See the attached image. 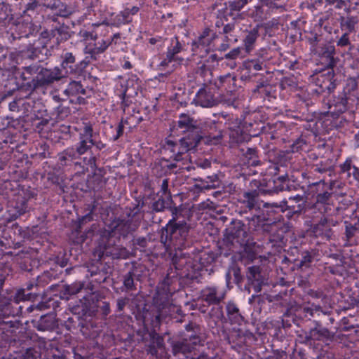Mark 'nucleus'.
I'll return each mask as SVG.
<instances>
[{
  "label": "nucleus",
  "mask_w": 359,
  "mask_h": 359,
  "mask_svg": "<svg viewBox=\"0 0 359 359\" xmlns=\"http://www.w3.org/2000/svg\"><path fill=\"white\" fill-rule=\"evenodd\" d=\"M194 101L203 107H212L216 104V100L210 89L201 88L196 95Z\"/></svg>",
  "instance_id": "nucleus-7"
},
{
  "label": "nucleus",
  "mask_w": 359,
  "mask_h": 359,
  "mask_svg": "<svg viewBox=\"0 0 359 359\" xmlns=\"http://www.w3.org/2000/svg\"><path fill=\"white\" fill-rule=\"evenodd\" d=\"M141 89V81L135 75H131L127 80L126 88L120 97L123 101L126 97H133L137 95L139 90Z\"/></svg>",
  "instance_id": "nucleus-6"
},
{
  "label": "nucleus",
  "mask_w": 359,
  "mask_h": 359,
  "mask_svg": "<svg viewBox=\"0 0 359 359\" xmlns=\"http://www.w3.org/2000/svg\"><path fill=\"white\" fill-rule=\"evenodd\" d=\"M201 136L197 128H193L189 134L180 139L179 143H175L171 140L166 142L168 149L173 154V159L176 161L183 160L182 155L186 154L189 150L194 149L199 143Z\"/></svg>",
  "instance_id": "nucleus-1"
},
{
  "label": "nucleus",
  "mask_w": 359,
  "mask_h": 359,
  "mask_svg": "<svg viewBox=\"0 0 359 359\" xmlns=\"http://www.w3.org/2000/svg\"><path fill=\"white\" fill-rule=\"evenodd\" d=\"M349 43L348 33H344L337 41V46H346Z\"/></svg>",
  "instance_id": "nucleus-30"
},
{
  "label": "nucleus",
  "mask_w": 359,
  "mask_h": 359,
  "mask_svg": "<svg viewBox=\"0 0 359 359\" xmlns=\"http://www.w3.org/2000/svg\"><path fill=\"white\" fill-rule=\"evenodd\" d=\"M39 67L36 66H28L24 68V72L22 73V78L24 81L29 79L30 77L27 75H32L38 72Z\"/></svg>",
  "instance_id": "nucleus-22"
},
{
  "label": "nucleus",
  "mask_w": 359,
  "mask_h": 359,
  "mask_svg": "<svg viewBox=\"0 0 359 359\" xmlns=\"http://www.w3.org/2000/svg\"><path fill=\"white\" fill-rule=\"evenodd\" d=\"M76 157V151L74 148H67L59 154V162L62 166L67 165L68 162L72 161Z\"/></svg>",
  "instance_id": "nucleus-17"
},
{
  "label": "nucleus",
  "mask_w": 359,
  "mask_h": 359,
  "mask_svg": "<svg viewBox=\"0 0 359 359\" xmlns=\"http://www.w3.org/2000/svg\"><path fill=\"white\" fill-rule=\"evenodd\" d=\"M168 191V180L165 179L163 180L161 186V192L163 195H165Z\"/></svg>",
  "instance_id": "nucleus-33"
},
{
  "label": "nucleus",
  "mask_w": 359,
  "mask_h": 359,
  "mask_svg": "<svg viewBox=\"0 0 359 359\" xmlns=\"http://www.w3.org/2000/svg\"><path fill=\"white\" fill-rule=\"evenodd\" d=\"M83 100H84V99L83 97H78V102L79 103H81Z\"/></svg>",
  "instance_id": "nucleus-58"
},
{
  "label": "nucleus",
  "mask_w": 359,
  "mask_h": 359,
  "mask_svg": "<svg viewBox=\"0 0 359 359\" xmlns=\"http://www.w3.org/2000/svg\"><path fill=\"white\" fill-rule=\"evenodd\" d=\"M118 39H120L119 33L114 34L111 37L108 38V39H112V42Z\"/></svg>",
  "instance_id": "nucleus-52"
},
{
  "label": "nucleus",
  "mask_w": 359,
  "mask_h": 359,
  "mask_svg": "<svg viewBox=\"0 0 359 359\" xmlns=\"http://www.w3.org/2000/svg\"><path fill=\"white\" fill-rule=\"evenodd\" d=\"M101 310L104 316H107L110 313V306L108 302H103Z\"/></svg>",
  "instance_id": "nucleus-36"
},
{
  "label": "nucleus",
  "mask_w": 359,
  "mask_h": 359,
  "mask_svg": "<svg viewBox=\"0 0 359 359\" xmlns=\"http://www.w3.org/2000/svg\"><path fill=\"white\" fill-rule=\"evenodd\" d=\"M194 120L189 115L186 114H182L180 116L178 121V127L180 128H184L187 130H191L193 128H195L193 125Z\"/></svg>",
  "instance_id": "nucleus-19"
},
{
  "label": "nucleus",
  "mask_w": 359,
  "mask_h": 359,
  "mask_svg": "<svg viewBox=\"0 0 359 359\" xmlns=\"http://www.w3.org/2000/svg\"><path fill=\"white\" fill-rule=\"evenodd\" d=\"M227 79L230 82V76L229 75H226V76H220L219 79V81H218L219 83H216V85H217V88H221L223 86V83Z\"/></svg>",
  "instance_id": "nucleus-38"
},
{
  "label": "nucleus",
  "mask_w": 359,
  "mask_h": 359,
  "mask_svg": "<svg viewBox=\"0 0 359 359\" xmlns=\"http://www.w3.org/2000/svg\"><path fill=\"white\" fill-rule=\"evenodd\" d=\"M313 233L316 236H321L326 238H330L332 236L331 225L328 222L327 219H322L319 223H318L313 227Z\"/></svg>",
  "instance_id": "nucleus-9"
},
{
  "label": "nucleus",
  "mask_w": 359,
  "mask_h": 359,
  "mask_svg": "<svg viewBox=\"0 0 359 359\" xmlns=\"http://www.w3.org/2000/svg\"><path fill=\"white\" fill-rule=\"evenodd\" d=\"M149 42H150V43H151V44H155V43L157 42V40H156V39H155V38H151V39H149Z\"/></svg>",
  "instance_id": "nucleus-55"
},
{
  "label": "nucleus",
  "mask_w": 359,
  "mask_h": 359,
  "mask_svg": "<svg viewBox=\"0 0 359 359\" xmlns=\"http://www.w3.org/2000/svg\"><path fill=\"white\" fill-rule=\"evenodd\" d=\"M123 285L128 290L134 289V280L130 273H128L125 276Z\"/></svg>",
  "instance_id": "nucleus-27"
},
{
  "label": "nucleus",
  "mask_w": 359,
  "mask_h": 359,
  "mask_svg": "<svg viewBox=\"0 0 359 359\" xmlns=\"http://www.w3.org/2000/svg\"><path fill=\"white\" fill-rule=\"evenodd\" d=\"M6 53H7V51H6V49H4V48H2V47H1V48H0V62H1L3 59L6 58Z\"/></svg>",
  "instance_id": "nucleus-48"
},
{
  "label": "nucleus",
  "mask_w": 359,
  "mask_h": 359,
  "mask_svg": "<svg viewBox=\"0 0 359 359\" xmlns=\"http://www.w3.org/2000/svg\"><path fill=\"white\" fill-rule=\"evenodd\" d=\"M221 135L217 137V138H215V143H217L220 139H221Z\"/></svg>",
  "instance_id": "nucleus-57"
},
{
  "label": "nucleus",
  "mask_w": 359,
  "mask_h": 359,
  "mask_svg": "<svg viewBox=\"0 0 359 359\" xmlns=\"http://www.w3.org/2000/svg\"><path fill=\"white\" fill-rule=\"evenodd\" d=\"M330 194L328 192H324L323 194H318L317 196V201L318 202L325 203L329 198Z\"/></svg>",
  "instance_id": "nucleus-35"
},
{
  "label": "nucleus",
  "mask_w": 359,
  "mask_h": 359,
  "mask_svg": "<svg viewBox=\"0 0 359 359\" xmlns=\"http://www.w3.org/2000/svg\"><path fill=\"white\" fill-rule=\"evenodd\" d=\"M213 39V34L211 33L210 29L206 28L203 30V33L198 36L196 43L198 46L203 48L210 47Z\"/></svg>",
  "instance_id": "nucleus-15"
},
{
  "label": "nucleus",
  "mask_w": 359,
  "mask_h": 359,
  "mask_svg": "<svg viewBox=\"0 0 359 359\" xmlns=\"http://www.w3.org/2000/svg\"><path fill=\"white\" fill-rule=\"evenodd\" d=\"M182 50V46L179 41L177 37H173L171 39L170 46L168 48V50L175 54H179Z\"/></svg>",
  "instance_id": "nucleus-20"
},
{
  "label": "nucleus",
  "mask_w": 359,
  "mask_h": 359,
  "mask_svg": "<svg viewBox=\"0 0 359 359\" xmlns=\"http://www.w3.org/2000/svg\"><path fill=\"white\" fill-rule=\"evenodd\" d=\"M184 59L179 57L177 54H175L170 51L167 50L165 57L161 62L160 66L165 67H168L170 63L173 62L172 67H176L180 65Z\"/></svg>",
  "instance_id": "nucleus-14"
},
{
  "label": "nucleus",
  "mask_w": 359,
  "mask_h": 359,
  "mask_svg": "<svg viewBox=\"0 0 359 359\" xmlns=\"http://www.w3.org/2000/svg\"><path fill=\"white\" fill-rule=\"evenodd\" d=\"M79 142L74 149L76 154L82 155L88 151L93 146V128L90 126L86 125L82 133L79 135Z\"/></svg>",
  "instance_id": "nucleus-5"
},
{
  "label": "nucleus",
  "mask_w": 359,
  "mask_h": 359,
  "mask_svg": "<svg viewBox=\"0 0 359 359\" xmlns=\"http://www.w3.org/2000/svg\"><path fill=\"white\" fill-rule=\"evenodd\" d=\"M248 68L255 71H259L263 69V63L255 60H251L248 63Z\"/></svg>",
  "instance_id": "nucleus-28"
},
{
  "label": "nucleus",
  "mask_w": 359,
  "mask_h": 359,
  "mask_svg": "<svg viewBox=\"0 0 359 359\" xmlns=\"http://www.w3.org/2000/svg\"><path fill=\"white\" fill-rule=\"evenodd\" d=\"M345 4V1L343 0H337L336 1V7L338 8H341Z\"/></svg>",
  "instance_id": "nucleus-49"
},
{
  "label": "nucleus",
  "mask_w": 359,
  "mask_h": 359,
  "mask_svg": "<svg viewBox=\"0 0 359 359\" xmlns=\"http://www.w3.org/2000/svg\"><path fill=\"white\" fill-rule=\"evenodd\" d=\"M315 170L318 171V172H323L325 171L324 169H320V168H316Z\"/></svg>",
  "instance_id": "nucleus-56"
},
{
  "label": "nucleus",
  "mask_w": 359,
  "mask_h": 359,
  "mask_svg": "<svg viewBox=\"0 0 359 359\" xmlns=\"http://www.w3.org/2000/svg\"><path fill=\"white\" fill-rule=\"evenodd\" d=\"M23 51L15 50L10 53L9 58L13 61L11 66H14L15 64L19 63V60L22 58Z\"/></svg>",
  "instance_id": "nucleus-26"
},
{
  "label": "nucleus",
  "mask_w": 359,
  "mask_h": 359,
  "mask_svg": "<svg viewBox=\"0 0 359 359\" xmlns=\"http://www.w3.org/2000/svg\"><path fill=\"white\" fill-rule=\"evenodd\" d=\"M248 4V0H236L231 2L230 8L231 11H239Z\"/></svg>",
  "instance_id": "nucleus-25"
},
{
  "label": "nucleus",
  "mask_w": 359,
  "mask_h": 359,
  "mask_svg": "<svg viewBox=\"0 0 359 359\" xmlns=\"http://www.w3.org/2000/svg\"><path fill=\"white\" fill-rule=\"evenodd\" d=\"M123 67L125 69H130L132 67V65L130 62L127 61L124 63Z\"/></svg>",
  "instance_id": "nucleus-53"
},
{
  "label": "nucleus",
  "mask_w": 359,
  "mask_h": 359,
  "mask_svg": "<svg viewBox=\"0 0 359 359\" xmlns=\"http://www.w3.org/2000/svg\"><path fill=\"white\" fill-rule=\"evenodd\" d=\"M37 353L33 351L32 349H28L25 354V359H36Z\"/></svg>",
  "instance_id": "nucleus-37"
},
{
  "label": "nucleus",
  "mask_w": 359,
  "mask_h": 359,
  "mask_svg": "<svg viewBox=\"0 0 359 359\" xmlns=\"http://www.w3.org/2000/svg\"><path fill=\"white\" fill-rule=\"evenodd\" d=\"M351 161H346L344 163L341 165V170L343 172H349L351 170Z\"/></svg>",
  "instance_id": "nucleus-39"
},
{
  "label": "nucleus",
  "mask_w": 359,
  "mask_h": 359,
  "mask_svg": "<svg viewBox=\"0 0 359 359\" xmlns=\"http://www.w3.org/2000/svg\"><path fill=\"white\" fill-rule=\"evenodd\" d=\"M177 213V208H174V209L172 210V214L173 215V217H175V219H177V217H176Z\"/></svg>",
  "instance_id": "nucleus-54"
},
{
  "label": "nucleus",
  "mask_w": 359,
  "mask_h": 359,
  "mask_svg": "<svg viewBox=\"0 0 359 359\" xmlns=\"http://www.w3.org/2000/svg\"><path fill=\"white\" fill-rule=\"evenodd\" d=\"M139 11V8L137 6H133L131 9H129V11H130V15H135Z\"/></svg>",
  "instance_id": "nucleus-51"
},
{
  "label": "nucleus",
  "mask_w": 359,
  "mask_h": 359,
  "mask_svg": "<svg viewBox=\"0 0 359 359\" xmlns=\"http://www.w3.org/2000/svg\"><path fill=\"white\" fill-rule=\"evenodd\" d=\"M118 227L119 228L118 231H121V234L123 236H126L129 233V224L127 222L119 224Z\"/></svg>",
  "instance_id": "nucleus-32"
},
{
  "label": "nucleus",
  "mask_w": 359,
  "mask_h": 359,
  "mask_svg": "<svg viewBox=\"0 0 359 359\" xmlns=\"http://www.w3.org/2000/svg\"><path fill=\"white\" fill-rule=\"evenodd\" d=\"M257 35L256 33L250 32L244 40L245 46L247 51H250L252 49V46L257 39Z\"/></svg>",
  "instance_id": "nucleus-21"
},
{
  "label": "nucleus",
  "mask_w": 359,
  "mask_h": 359,
  "mask_svg": "<svg viewBox=\"0 0 359 359\" xmlns=\"http://www.w3.org/2000/svg\"><path fill=\"white\" fill-rule=\"evenodd\" d=\"M346 237L348 241H350L354 236L355 231L358 229L355 224L354 225L347 222H346Z\"/></svg>",
  "instance_id": "nucleus-24"
},
{
  "label": "nucleus",
  "mask_w": 359,
  "mask_h": 359,
  "mask_svg": "<svg viewBox=\"0 0 359 359\" xmlns=\"http://www.w3.org/2000/svg\"><path fill=\"white\" fill-rule=\"evenodd\" d=\"M123 126L122 123H119L116 128V135L114 137V140H117L119 137L123 135Z\"/></svg>",
  "instance_id": "nucleus-41"
},
{
  "label": "nucleus",
  "mask_w": 359,
  "mask_h": 359,
  "mask_svg": "<svg viewBox=\"0 0 359 359\" xmlns=\"http://www.w3.org/2000/svg\"><path fill=\"white\" fill-rule=\"evenodd\" d=\"M90 162L91 164H94L95 163V158L94 157L91 158L90 159Z\"/></svg>",
  "instance_id": "nucleus-59"
},
{
  "label": "nucleus",
  "mask_w": 359,
  "mask_h": 359,
  "mask_svg": "<svg viewBox=\"0 0 359 359\" xmlns=\"http://www.w3.org/2000/svg\"><path fill=\"white\" fill-rule=\"evenodd\" d=\"M207 179L208 180V181H207V183H208L210 182V183H212V184L203 185V188L207 189L215 188L216 185L215 184V182H217V180H218L217 176V175L209 176L207 177Z\"/></svg>",
  "instance_id": "nucleus-29"
},
{
  "label": "nucleus",
  "mask_w": 359,
  "mask_h": 359,
  "mask_svg": "<svg viewBox=\"0 0 359 359\" xmlns=\"http://www.w3.org/2000/svg\"><path fill=\"white\" fill-rule=\"evenodd\" d=\"M201 297L208 304H217L224 298V293L215 287H208L202 290Z\"/></svg>",
  "instance_id": "nucleus-8"
},
{
  "label": "nucleus",
  "mask_w": 359,
  "mask_h": 359,
  "mask_svg": "<svg viewBox=\"0 0 359 359\" xmlns=\"http://www.w3.org/2000/svg\"><path fill=\"white\" fill-rule=\"evenodd\" d=\"M154 210H156V211H161L163 209V201H157L154 205Z\"/></svg>",
  "instance_id": "nucleus-44"
},
{
  "label": "nucleus",
  "mask_w": 359,
  "mask_h": 359,
  "mask_svg": "<svg viewBox=\"0 0 359 359\" xmlns=\"http://www.w3.org/2000/svg\"><path fill=\"white\" fill-rule=\"evenodd\" d=\"M64 93L68 96H76L79 94L84 95L86 90L79 82L72 81L65 90Z\"/></svg>",
  "instance_id": "nucleus-16"
},
{
  "label": "nucleus",
  "mask_w": 359,
  "mask_h": 359,
  "mask_svg": "<svg viewBox=\"0 0 359 359\" xmlns=\"http://www.w3.org/2000/svg\"><path fill=\"white\" fill-rule=\"evenodd\" d=\"M175 217H172L165 228L166 239L168 246H172L175 249H181L185 245V241L188 236L189 226L186 223H176Z\"/></svg>",
  "instance_id": "nucleus-2"
},
{
  "label": "nucleus",
  "mask_w": 359,
  "mask_h": 359,
  "mask_svg": "<svg viewBox=\"0 0 359 359\" xmlns=\"http://www.w3.org/2000/svg\"><path fill=\"white\" fill-rule=\"evenodd\" d=\"M111 43L112 39H108V38L102 39L96 43L93 48L89 46H86L85 50L86 53L90 54L92 57H94L96 55L104 53Z\"/></svg>",
  "instance_id": "nucleus-10"
},
{
  "label": "nucleus",
  "mask_w": 359,
  "mask_h": 359,
  "mask_svg": "<svg viewBox=\"0 0 359 359\" xmlns=\"http://www.w3.org/2000/svg\"><path fill=\"white\" fill-rule=\"evenodd\" d=\"M245 234V231L242 229L241 226H240L239 229L236 233H234L236 237H240L241 235L244 236Z\"/></svg>",
  "instance_id": "nucleus-47"
},
{
  "label": "nucleus",
  "mask_w": 359,
  "mask_h": 359,
  "mask_svg": "<svg viewBox=\"0 0 359 359\" xmlns=\"http://www.w3.org/2000/svg\"><path fill=\"white\" fill-rule=\"evenodd\" d=\"M232 29H233V26L230 24H228L224 26L223 30H224V33H228V32H231L232 30Z\"/></svg>",
  "instance_id": "nucleus-50"
},
{
  "label": "nucleus",
  "mask_w": 359,
  "mask_h": 359,
  "mask_svg": "<svg viewBox=\"0 0 359 359\" xmlns=\"http://www.w3.org/2000/svg\"><path fill=\"white\" fill-rule=\"evenodd\" d=\"M226 313L231 323L240 324L243 321V316L239 312L238 308L232 302L226 305Z\"/></svg>",
  "instance_id": "nucleus-13"
},
{
  "label": "nucleus",
  "mask_w": 359,
  "mask_h": 359,
  "mask_svg": "<svg viewBox=\"0 0 359 359\" xmlns=\"http://www.w3.org/2000/svg\"><path fill=\"white\" fill-rule=\"evenodd\" d=\"M93 145L98 149L102 150L105 147V144H104L102 141H95L93 140Z\"/></svg>",
  "instance_id": "nucleus-43"
},
{
  "label": "nucleus",
  "mask_w": 359,
  "mask_h": 359,
  "mask_svg": "<svg viewBox=\"0 0 359 359\" xmlns=\"http://www.w3.org/2000/svg\"><path fill=\"white\" fill-rule=\"evenodd\" d=\"M129 22H130V11L129 9L127 8L112 18L110 23L103 22L100 24H93V26L95 28L94 30L87 32L86 34V37L95 41L98 39L99 32H100V35L102 34L104 36L109 33L107 25H110L111 26L118 27L121 25L126 24Z\"/></svg>",
  "instance_id": "nucleus-3"
},
{
  "label": "nucleus",
  "mask_w": 359,
  "mask_h": 359,
  "mask_svg": "<svg viewBox=\"0 0 359 359\" xmlns=\"http://www.w3.org/2000/svg\"><path fill=\"white\" fill-rule=\"evenodd\" d=\"M49 122V120L47 118H43L41 119L37 124H36V128L40 131V130H42L45 126H46Z\"/></svg>",
  "instance_id": "nucleus-40"
},
{
  "label": "nucleus",
  "mask_w": 359,
  "mask_h": 359,
  "mask_svg": "<svg viewBox=\"0 0 359 359\" xmlns=\"http://www.w3.org/2000/svg\"><path fill=\"white\" fill-rule=\"evenodd\" d=\"M289 199L291 201H294L295 202H300L304 201V197L301 195L297 194L294 196H290Z\"/></svg>",
  "instance_id": "nucleus-45"
},
{
  "label": "nucleus",
  "mask_w": 359,
  "mask_h": 359,
  "mask_svg": "<svg viewBox=\"0 0 359 359\" xmlns=\"http://www.w3.org/2000/svg\"><path fill=\"white\" fill-rule=\"evenodd\" d=\"M32 285H29V286L27 287L28 290H31V289H32Z\"/></svg>",
  "instance_id": "nucleus-61"
},
{
  "label": "nucleus",
  "mask_w": 359,
  "mask_h": 359,
  "mask_svg": "<svg viewBox=\"0 0 359 359\" xmlns=\"http://www.w3.org/2000/svg\"><path fill=\"white\" fill-rule=\"evenodd\" d=\"M126 304V299H118L117 300V308L118 311H122Z\"/></svg>",
  "instance_id": "nucleus-42"
},
{
  "label": "nucleus",
  "mask_w": 359,
  "mask_h": 359,
  "mask_svg": "<svg viewBox=\"0 0 359 359\" xmlns=\"http://www.w3.org/2000/svg\"><path fill=\"white\" fill-rule=\"evenodd\" d=\"M358 16H342L339 19L341 28L342 30L350 33L355 31L356 25L358 23Z\"/></svg>",
  "instance_id": "nucleus-11"
},
{
  "label": "nucleus",
  "mask_w": 359,
  "mask_h": 359,
  "mask_svg": "<svg viewBox=\"0 0 359 359\" xmlns=\"http://www.w3.org/2000/svg\"><path fill=\"white\" fill-rule=\"evenodd\" d=\"M248 271L251 275L252 278H256L257 274L259 273V269L258 266H253L248 268Z\"/></svg>",
  "instance_id": "nucleus-34"
},
{
  "label": "nucleus",
  "mask_w": 359,
  "mask_h": 359,
  "mask_svg": "<svg viewBox=\"0 0 359 359\" xmlns=\"http://www.w3.org/2000/svg\"><path fill=\"white\" fill-rule=\"evenodd\" d=\"M75 62V57L71 53H66L62 62V67L66 70V73H72L74 71L73 65Z\"/></svg>",
  "instance_id": "nucleus-18"
},
{
  "label": "nucleus",
  "mask_w": 359,
  "mask_h": 359,
  "mask_svg": "<svg viewBox=\"0 0 359 359\" xmlns=\"http://www.w3.org/2000/svg\"><path fill=\"white\" fill-rule=\"evenodd\" d=\"M240 49L239 48H234L232 50H231L229 53L226 54L225 57L226 59H235L236 58L238 55L240 54Z\"/></svg>",
  "instance_id": "nucleus-31"
},
{
  "label": "nucleus",
  "mask_w": 359,
  "mask_h": 359,
  "mask_svg": "<svg viewBox=\"0 0 359 359\" xmlns=\"http://www.w3.org/2000/svg\"><path fill=\"white\" fill-rule=\"evenodd\" d=\"M355 225L358 226V229L359 230V219H358L357 222L355 223Z\"/></svg>",
  "instance_id": "nucleus-60"
},
{
  "label": "nucleus",
  "mask_w": 359,
  "mask_h": 359,
  "mask_svg": "<svg viewBox=\"0 0 359 359\" xmlns=\"http://www.w3.org/2000/svg\"><path fill=\"white\" fill-rule=\"evenodd\" d=\"M274 128H277V130H272V138L278 137L283 132L285 131V128L283 122L278 121L274 124Z\"/></svg>",
  "instance_id": "nucleus-23"
},
{
  "label": "nucleus",
  "mask_w": 359,
  "mask_h": 359,
  "mask_svg": "<svg viewBox=\"0 0 359 359\" xmlns=\"http://www.w3.org/2000/svg\"><path fill=\"white\" fill-rule=\"evenodd\" d=\"M353 175L354 178L357 180H359V167L353 166Z\"/></svg>",
  "instance_id": "nucleus-46"
},
{
  "label": "nucleus",
  "mask_w": 359,
  "mask_h": 359,
  "mask_svg": "<svg viewBox=\"0 0 359 359\" xmlns=\"http://www.w3.org/2000/svg\"><path fill=\"white\" fill-rule=\"evenodd\" d=\"M64 76L62 71L58 67L53 69H41L36 77L32 79L33 86L36 88L60 80Z\"/></svg>",
  "instance_id": "nucleus-4"
},
{
  "label": "nucleus",
  "mask_w": 359,
  "mask_h": 359,
  "mask_svg": "<svg viewBox=\"0 0 359 359\" xmlns=\"http://www.w3.org/2000/svg\"><path fill=\"white\" fill-rule=\"evenodd\" d=\"M243 203L250 210L260 208L259 194L257 191L245 192L243 194Z\"/></svg>",
  "instance_id": "nucleus-12"
}]
</instances>
